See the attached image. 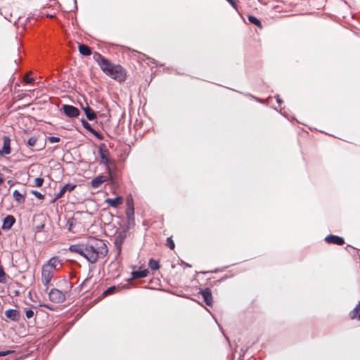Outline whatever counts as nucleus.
Listing matches in <instances>:
<instances>
[{
  "label": "nucleus",
  "instance_id": "nucleus-1",
  "mask_svg": "<svg viewBox=\"0 0 360 360\" xmlns=\"http://www.w3.org/2000/svg\"><path fill=\"white\" fill-rule=\"evenodd\" d=\"M70 252L77 253L91 263H95L98 258L104 257L108 252V248L102 240H97L87 245L75 244L70 246Z\"/></svg>",
  "mask_w": 360,
  "mask_h": 360
},
{
  "label": "nucleus",
  "instance_id": "nucleus-2",
  "mask_svg": "<svg viewBox=\"0 0 360 360\" xmlns=\"http://www.w3.org/2000/svg\"><path fill=\"white\" fill-rule=\"evenodd\" d=\"M106 75L120 82L126 78L124 70L120 65H113Z\"/></svg>",
  "mask_w": 360,
  "mask_h": 360
},
{
  "label": "nucleus",
  "instance_id": "nucleus-3",
  "mask_svg": "<svg viewBox=\"0 0 360 360\" xmlns=\"http://www.w3.org/2000/svg\"><path fill=\"white\" fill-rule=\"evenodd\" d=\"M106 75L120 82L126 78L124 70L120 65H113Z\"/></svg>",
  "mask_w": 360,
  "mask_h": 360
},
{
  "label": "nucleus",
  "instance_id": "nucleus-4",
  "mask_svg": "<svg viewBox=\"0 0 360 360\" xmlns=\"http://www.w3.org/2000/svg\"><path fill=\"white\" fill-rule=\"evenodd\" d=\"M106 75L120 82L126 78L124 70L120 65H113Z\"/></svg>",
  "mask_w": 360,
  "mask_h": 360
},
{
  "label": "nucleus",
  "instance_id": "nucleus-5",
  "mask_svg": "<svg viewBox=\"0 0 360 360\" xmlns=\"http://www.w3.org/2000/svg\"><path fill=\"white\" fill-rule=\"evenodd\" d=\"M63 266V262L60 257H53L50 259H49L42 267L50 271L51 273L54 274V272L58 271L61 269Z\"/></svg>",
  "mask_w": 360,
  "mask_h": 360
},
{
  "label": "nucleus",
  "instance_id": "nucleus-6",
  "mask_svg": "<svg viewBox=\"0 0 360 360\" xmlns=\"http://www.w3.org/2000/svg\"><path fill=\"white\" fill-rule=\"evenodd\" d=\"M66 291L52 288L49 292V300L54 303H62L66 300Z\"/></svg>",
  "mask_w": 360,
  "mask_h": 360
},
{
  "label": "nucleus",
  "instance_id": "nucleus-7",
  "mask_svg": "<svg viewBox=\"0 0 360 360\" xmlns=\"http://www.w3.org/2000/svg\"><path fill=\"white\" fill-rule=\"evenodd\" d=\"M94 60L98 63L101 69L106 74L109 72L110 68H112V64L108 59L104 58L101 54L95 53L94 55Z\"/></svg>",
  "mask_w": 360,
  "mask_h": 360
},
{
  "label": "nucleus",
  "instance_id": "nucleus-8",
  "mask_svg": "<svg viewBox=\"0 0 360 360\" xmlns=\"http://www.w3.org/2000/svg\"><path fill=\"white\" fill-rule=\"evenodd\" d=\"M54 274L51 273L50 271L42 267L41 270V282L43 285L44 286V290L46 291L49 288V284L53 278Z\"/></svg>",
  "mask_w": 360,
  "mask_h": 360
},
{
  "label": "nucleus",
  "instance_id": "nucleus-9",
  "mask_svg": "<svg viewBox=\"0 0 360 360\" xmlns=\"http://www.w3.org/2000/svg\"><path fill=\"white\" fill-rule=\"evenodd\" d=\"M99 156L101 159L102 163L107 167L109 170V164L111 163L112 160L109 158V150L107 148H103L102 146L99 147L98 149Z\"/></svg>",
  "mask_w": 360,
  "mask_h": 360
},
{
  "label": "nucleus",
  "instance_id": "nucleus-10",
  "mask_svg": "<svg viewBox=\"0 0 360 360\" xmlns=\"http://www.w3.org/2000/svg\"><path fill=\"white\" fill-rule=\"evenodd\" d=\"M64 113L69 117L73 118L79 116L80 112L79 110L70 105H64L63 106Z\"/></svg>",
  "mask_w": 360,
  "mask_h": 360
},
{
  "label": "nucleus",
  "instance_id": "nucleus-11",
  "mask_svg": "<svg viewBox=\"0 0 360 360\" xmlns=\"http://www.w3.org/2000/svg\"><path fill=\"white\" fill-rule=\"evenodd\" d=\"M11 152V139L8 136H4L3 137V147L0 150V154L1 155H8Z\"/></svg>",
  "mask_w": 360,
  "mask_h": 360
},
{
  "label": "nucleus",
  "instance_id": "nucleus-12",
  "mask_svg": "<svg viewBox=\"0 0 360 360\" xmlns=\"http://www.w3.org/2000/svg\"><path fill=\"white\" fill-rule=\"evenodd\" d=\"M108 181V177L106 176L100 174L95 178H94L91 181V186L92 188L97 189L100 188V186L104 182Z\"/></svg>",
  "mask_w": 360,
  "mask_h": 360
},
{
  "label": "nucleus",
  "instance_id": "nucleus-13",
  "mask_svg": "<svg viewBox=\"0 0 360 360\" xmlns=\"http://www.w3.org/2000/svg\"><path fill=\"white\" fill-rule=\"evenodd\" d=\"M76 187L75 184H67L62 187L60 191L55 194V199L58 200L65 194V192H71Z\"/></svg>",
  "mask_w": 360,
  "mask_h": 360
},
{
  "label": "nucleus",
  "instance_id": "nucleus-14",
  "mask_svg": "<svg viewBox=\"0 0 360 360\" xmlns=\"http://www.w3.org/2000/svg\"><path fill=\"white\" fill-rule=\"evenodd\" d=\"M199 292L202 295L206 304L208 306H212V295L211 290L209 288H205L204 290H200Z\"/></svg>",
  "mask_w": 360,
  "mask_h": 360
},
{
  "label": "nucleus",
  "instance_id": "nucleus-15",
  "mask_svg": "<svg viewBox=\"0 0 360 360\" xmlns=\"http://www.w3.org/2000/svg\"><path fill=\"white\" fill-rule=\"evenodd\" d=\"M5 316L7 319L13 321H18L20 319V313L16 309H8L5 311Z\"/></svg>",
  "mask_w": 360,
  "mask_h": 360
},
{
  "label": "nucleus",
  "instance_id": "nucleus-16",
  "mask_svg": "<svg viewBox=\"0 0 360 360\" xmlns=\"http://www.w3.org/2000/svg\"><path fill=\"white\" fill-rule=\"evenodd\" d=\"M325 240L327 243L337 244L340 245H343L345 243L342 238L334 235H329L326 236Z\"/></svg>",
  "mask_w": 360,
  "mask_h": 360
},
{
  "label": "nucleus",
  "instance_id": "nucleus-17",
  "mask_svg": "<svg viewBox=\"0 0 360 360\" xmlns=\"http://www.w3.org/2000/svg\"><path fill=\"white\" fill-rule=\"evenodd\" d=\"M105 202L110 207H117L120 205L122 204L123 198L120 196L115 198H107Z\"/></svg>",
  "mask_w": 360,
  "mask_h": 360
},
{
  "label": "nucleus",
  "instance_id": "nucleus-18",
  "mask_svg": "<svg viewBox=\"0 0 360 360\" xmlns=\"http://www.w3.org/2000/svg\"><path fill=\"white\" fill-rule=\"evenodd\" d=\"M15 219L13 216L8 215L4 219L3 223V229H9L15 223Z\"/></svg>",
  "mask_w": 360,
  "mask_h": 360
},
{
  "label": "nucleus",
  "instance_id": "nucleus-19",
  "mask_svg": "<svg viewBox=\"0 0 360 360\" xmlns=\"http://www.w3.org/2000/svg\"><path fill=\"white\" fill-rule=\"evenodd\" d=\"M127 237V232L125 231H122L118 233H117L115 236V245H121L124 240H125Z\"/></svg>",
  "mask_w": 360,
  "mask_h": 360
},
{
  "label": "nucleus",
  "instance_id": "nucleus-20",
  "mask_svg": "<svg viewBox=\"0 0 360 360\" xmlns=\"http://www.w3.org/2000/svg\"><path fill=\"white\" fill-rule=\"evenodd\" d=\"M83 110L85 112L86 118L89 120L93 121L96 119V115L95 112L91 108H90L89 106H87L86 108H83Z\"/></svg>",
  "mask_w": 360,
  "mask_h": 360
},
{
  "label": "nucleus",
  "instance_id": "nucleus-21",
  "mask_svg": "<svg viewBox=\"0 0 360 360\" xmlns=\"http://www.w3.org/2000/svg\"><path fill=\"white\" fill-rule=\"evenodd\" d=\"M148 271L147 269L134 271L131 273L133 278H145L148 274Z\"/></svg>",
  "mask_w": 360,
  "mask_h": 360
},
{
  "label": "nucleus",
  "instance_id": "nucleus-22",
  "mask_svg": "<svg viewBox=\"0 0 360 360\" xmlns=\"http://www.w3.org/2000/svg\"><path fill=\"white\" fill-rule=\"evenodd\" d=\"M352 319H357L360 320V301L358 302L355 308L349 314Z\"/></svg>",
  "mask_w": 360,
  "mask_h": 360
},
{
  "label": "nucleus",
  "instance_id": "nucleus-23",
  "mask_svg": "<svg viewBox=\"0 0 360 360\" xmlns=\"http://www.w3.org/2000/svg\"><path fill=\"white\" fill-rule=\"evenodd\" d=\"M79 51L83 56H90L91 54V51L90 48L85 44H79Z\"/></svg>",
  "mask_w": 360,
  "mask_h": 360
},
{
  "label": "nucleus",
  "instance_id": "nucleus-24",
  "mask_svg": "<svg viewBox=\"0 0 360 360\" xmlns=\"http://www.w3.org/2000/svg\"><path fill=\"white\" fill-rule=\"evenodd\" d=\"M13 198L18 203H23L25 202V195L20 193L18 190L13 191Z\"/></svg>",
  "mask_w": 360,
  "mask_h": 360
},
{
  "label": "nucleus",
  "instance_id": "nucleus-25",
  "mask_svg": "<svg viewBox=\"0 0 360 360\" xmlns=\"http://www.w3.org/2000/svg\"><path fill=\"white\" fill-rule=\"evenodd\" d=\"M248 20L251 23L257 25V27H262V23H261L260 20L259 19H257L255 16L248 15Z\"/></svg>",
  "mask_w": 360,
  "mask_h": 360
},
{
  "label": "nucleus",
  "instance_id": "nucleus-26",
  "mask_svg": "<svg viewBox=\"0 0 360 360\" xmlns=\"http://www.w3.org/2000/svg\"><path fill=\"white\" fill-rule=\"evenodd\" d=\"M148 266L153 271L158 269L159 267H160L158 261H156V260H155L153 259H150L149 260Z\"/></svg>",
  "mask_w": 360,
  "mask_h": 360
},
{
  "label": "nucleus",
  "instance_id": "nucleus-27",
  "mask_svg": "<svg viewBox=\"0 0 360 360\" xmlns=\"http://www.w3.org/2000/svg\"><path fill=\"white\" fill-rule=\"evenodd\" d=\"M134 207H127L126 215L129 220L134 217Z\"/></svg>",
  "mask_w": 360,
  "mask_h": 360
},
{
  "label": "nucleus",
  "instance_id": "nucleus-28",
  "mask_svg": "<svg viewBox=\"0 0 360 360\" xmlns=\"http://www.w3.org/2000/svg\"><path fill=\"white\" fill-rule=\"evenodd\" d=\"M116 289H117V288H116V287H115V286H111V287L108 288V289H106V290L103 292V295L104 296H107V295H110V294L113 293V292L116 290Z\"/></svg>",
  "mask_w": 360,
  "mask_h": 360
},
{
  "label": "nucleus",
  "instance_id": "nucleus-29",
  "mask_svg": "<svg viewBox=\"0 0 360 360\" xmlns=\"http://www.w3.org/2000/svg\"><path fill=\"white\" fill-rule=\"evenodd\" d=\"M37 139L35 136H31L27 141V145L30 147L35 146Z\"/></svg>",
  "mask_w": 360,
  "mask_h": 360
},
{
  "label": "nucleus",
  "instance_id": "nucleus-30",
  "mask_svg": "<svg viewBox=\"0 0 360 360\" xmlns=\"http://www.w3.org/2000/svg\"><path fill=\"white\" fill-rule=\"evenodd\" d=\"M5 276H6V274L4 270V268L1 266H0V283L6 282Z\"/></svg>",
  "mask_w": 360,
  "mask_h": 360
},
{
  "label": "nucleus",
  "instance_id": "nucleus-31",
  "mask_svg": "<svg viewBox=\"0 0 360 360\" xmlns=\"http://www.w3.org/2000/svg\"><path fill=\"white\" fill-rule=\"evenodd\" d=\"M44 179L41 177H37L34 179V184L37 187H41L43 185Z\"/></svg>",
  "mask_w": 360,
  "mask_h": 360
},
{
  "label": "nucleus",
  "instance_id": "nucleus-32",
  "mask_svg": "<svg viewBox=\"0 0 360 360\" xmlns=\"http://www.w3.org/2000/svg\"><path fill=\"white\" fill-rule=\"evenodd\" d=\"M167 245L171 249L173 250L175 247L174 243L172 240V238H167Z\"/></svg>",
  "mask_w": 360,
  "mask_h": 360
},
{
  "label": "nucleus",
  "instance_id": "nucleus-33",
  "mask_svg": "<svg viewBox=\"0 0 360 360\" xmlns=\"http://www.w3.org/2000/svg\"><path fill=\"white\" fill-rule=\"evenodd\" d=\"M82 122V125H83V127H84L86 129H87V130H88V131H93V129H94L91 127L90 124H89V123H88L86 120H83Z\"/></svg>",
  "mask_w": 360,
  "mask_h": 360
},
{
  "label": "nucleus",
  "instance_id": "nucleus-34",
  "mask_svg": "<svg viewBox=\"0 0 360 360\" xmlns=\"http://www.w3.org/2000/svg\"><path fill=\"white\" fill-rule=\"evenodd\" d=\"M127 207H134V202L131 195L127 198Z\"/></svg>",
  "mask_w": 360,
  "mask_h": 360
},
{
  "label": "nucleus",
  "instance_id": "nucleus-35",
  "mask_svg": "<svg viewBox=\"0 0 360 360\" xmlns=\"http://www.w3.org/2000/svg\"><path fill=\"white\" fill-rule=\"evenodd\" d=\"M32 193L35 195L38 199L42 200L44 198V195L41 194L40 192L37 191H32Z\"/></svg>",
  "mask_w": 360,
  "mask_h": 360
},
{
  "label": "nucleus",
  "instance_id": "nucleus-36",
  "mask_svg": "<svg viewBox=\"0 0 360 360\" xmlns=\"http://www.w3.org/2000/svg\"><path fill=\"white\" fill-rule=\"evenodd\" d=\"M48 140L50 143H58L60 141V138L59 137H56V136H49L48 137Z\"/></svg>",
  "mask_w": 360,
  "mask_h": 360
},
{
  "label": "nucleus",
  "instance_id": "nucleus-37",
  "mask_svg": "<svg viewBox=\"0 0 360 360\" xmlns=\"http://www.w3.org/2000/svg\"><path fill=\"white\" fill-rule=\"evenodd\" d=\"M25 316L27 319H31L34 316V311L30 309H26L25 310Z\"/></svg>",
  "mask_w": 360,
  "mask_h": 360
},
{
  "label": "nucleus",
  "instance_id": "nucleus-38",
  "mask_svg": "<svg viewBox=\"0 0 360 360\" xmlns=\"http://www.w3.org/2000/svg\"><path fill=\"white\" fill-rule=\"evenodd\" d=\"M24 81H25V83H27V84H31V83H32V82H34V79H33V78H32V77H30L29 76V75L27 74V75L25 77V78H24Z\"/></svg>",
  "mask_w": 360,
  "mask_h": 360
},
{
  "label": "nucleus",
  "instance_id": "nucleus-39",
  "mask_svg": "<svg viewBox=\"0 0 360 360\" xmlns=\"http://www.w3.org/2000/svg\"><path fill=\"white\" fill-rule=\"evenodd\" d=\"M14 352H15L14 350H6V351L0 352V356L11 354L13 353Z\"/></svg>",
  "mask_w": 360,
  "mask_h": 360
},
{
  "label": "nucleus",
  "instance_id": "nucleus-40",
  "mask_svg": "<svg viewBox=\"0 0 360 360\" xmlns=\"http://www.w3.org/2000/svg\"><path fill=\"white\" fill-rule=\"evenodd\" d=\"M96 137H97L98 139L101 140L103 139V136L98 133L95 129H93V131H91Z\"/></svg>",
  "mask_w": 360,
  "mask_h": 360
},
{
  "label": "nucleus",
  "instance_id": "nucleus-41",
  "mask_svg": "<svg viewBox=\"0 0 360 360\" xmlns=\"http://www.w3.org/2000/svg\"><path fill=\"white\" fill-rule=\"evenodd\" d=\"M231 6L234 8H236V4L234 0H226Z\"/></svg>",
  "mask_w": 360,
  "mask_h": 360
},
{
  "label": "nucleus",
  "instance_id": "nucleus-42",
  "mask_svg": "<svg viewBox=\"0 0 360 360\" xmlns=\"http://www.w3.org/2000/svg\"><path fill=\"white\" fill-rule=\"evenodd\" d=\"M44 224H41V225H40V226H37V230L38 231H40L44 228Z\"/></svg>",
  "mask_w": 360,
  "mask_h": 360
},
{
  "label": "nucleus",
  "instance_id": "nucleus-43",
  "mask_svg": "<svg viewBox=\"0 0 360 360\" xmlns=\"http://www.w3.org/2000/svg\"><path fill=\"white\" fill-rule=\"evenodd\" d=\"M276 101L278 103L281 104L282 103L281 99L279 98L278 96H276Z\"/></svg>",
  "mask_w": 360,
  "mask_h": 360
},
{
  "label": "nucleus",
  "instance_id": "nucleus-44",
  "mask_svg": "<svg viewBox=\"0 0 360 360\" xmlns=\"http://www.w3.org/2000/svg\"><path fill=\"white\" fill-rule=\"evenodd\" d=\"M40 306H41V307H46V308H48V309H52L51 307H49V305H48V304H43V305H42V304H41Z\"/></svg>",
  "mask_w": 360,
  "mask_h": 360
},
{
  "label": "nucleus",
  "instance_id": "nucleus-45",
  "mask_svg": "<svg viewBox=\"0 0 360 360\" xmlns=\"http://www.w3.org/2000/svg\"><path fill=\"white\" fill-rule=\"evenodd\" d=\"M4 181V179L3 177L0 175V184L3 182Z\"/></svg>",
  "mask_w": 360,
  "mask_h": 360
}]
</instances>
